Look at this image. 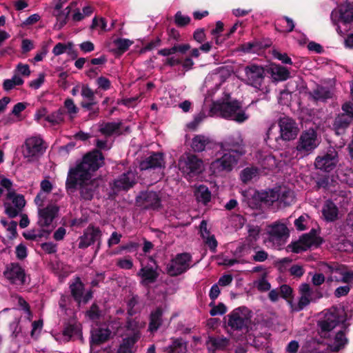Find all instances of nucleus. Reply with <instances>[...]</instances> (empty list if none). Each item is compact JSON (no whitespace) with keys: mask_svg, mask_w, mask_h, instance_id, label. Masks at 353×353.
<instances>
[{"mask_svg":"<svg viewBox=\"0 0 353 353\" xmlns=\"http://www.w3.org/2000/svg\"><path fill=\"white\" fill-rule=\"evenodd\" d=\"M279 126L280 130L279 136L274 134L273 130L276 129V125L272 124L267 132L268 139H274L276 141L280 139L284 141H290L296 137L298 128L292 119L288 117L280 118Z\"/></svg>","mask_w":353,"mask_h":353,"instance_id":"obj_9","label":"nucleus"},{"mask_svg":"<svg viewBox=\"0 0 353 353\" xmlns=\"http://www.w3.org/2000/svg\"><path fill=\"white\" fill-rule=\"evenodd\" d=\"M67 0H59L52 12L53 15L57 19L55 28L57 29H61L66 24L70 14L77 6L75 2H72L69 6L64 8L63 4Z\"/></svg>","mask_w":353,"mask_h":353,"instance_id":"obj_18","label":"nucleus"},{"mask_svg":"<svg viewBox=\"0 0 353 353\" xmlns=\"http://www.w3.org/2000/svg\"><path fill=\"white\" fill-rule=\"evenodd\" d=\"M332 21L336 25V31L339 34H343L346 28L342 30L341 25L346 26L353 21V5L346 3L339 6V10H335L331 14Z\"/></svg>","mask_w":353,"mask_h":353,"instance_id":"obj_13","label":"nucleus"},{"mask_svg":"<svg viewBox=\"0 0 353 353\" xmlns=\"http://www.w3.org/2000/svg\"><path fill=\"white\" fill-rule=\"evenodd\" d=\"M139 205L144 208L156 209L160 206V197L159 194L152 191L142 192L137 198Z\"/></svg>","mask_w":353,"mask_h":353,"instance_id":"obj_26","label":"nucleus"},{"mask_svg":"<svg viewBox=\"0 0 353 353\" xmlns=\"http://www.w3.org/2000/svg\"><path fill=\"white\" fill-rule=\"evenodd\" d=\"M190 256L188 254H179L171 260L166 266L167 273L170 276H177L189 268Z\"/></svg>","mask_w":353,"mask_h":353,"instance_id":"obj_17","label":"nucleus"},{"mask_svg":"<svg viewBox=\"0 0 353 353\" xmlns=\"http://www.w3.org/2000/svg\"><path fill=\"white\" fill-rule=\"evenodd\" d=\"M43 327V321L38 320L34 321L32 323V330H31V336L32 338H37L42 330Z\"/></svg>","mask_w":353,"mask_h":353,"instance_id":"obj_54","label":"nucleus"},{"mask_svg":"<svg viewBox=\"0 0 353 353\" xmlns=\"http://www.w3.org/2000/svg\"><path fill=\"white\" fill-rule=\"evenodd\" d=\"M353 122V119L343 113L336 117L334 127L337 134H340L350 124Z\"/></svg>","mask_w":353,"mask_h":353,"instance_id":"obj_36","label":"nucleus"},{"mask_svg":"<svg viewBox=\"0 0 353 353\" xmlns=\"http://www.w3.org/2000/svg\"><path fill=\"white\" fill-rule=\"evenodd\" d=\"M165 165L163 155L161 153H154L140 163V169L145 170L162 168Z\"/></svg>","mask_w":353,"mask_h":353,"instance_id":"obj_29","label":"nucleus"},{"mask_svg":"<svg viewBox=\"0 0 353 353\" xmlns=\"http://www.w3.org/2000/svg\"><path fill=\"white\" fill-rule=\"evenodd\" d=\"M322 241L321 238L315 234H304L296 242H294L288 246V250H290L295 253H299L307 250L313 247H318Z\"/></svg>","mask_w":353,"mask_h":353,"instance_id":"obj_16","label":"nucleus"},{"mask_svg":"<svg viewBox=\"0 0 353 353\" xmlns=\"http://www.w3.org/2000/svg\"><path fill=\"white\" fill-rule=\"evenodd\" d=\"M198 127H199V117H194L193 121L187 123L186 127H185L186 141L190 139L192 136L194 137L192 138V143L191 146L195 151L197 150V148L199 146V140L197 139V138H198L197 135L194 134V133L197 131Z\"/></svg>","mask_w":353,"mask_h":353,"instance_id":"obj_31","label":"nucleus"},{"mask_svg":"<svg viewBox=\"0 0 353 353\" xmlns=\"http://www.w3.org/2000/svg\"><path fill=\"white\" fill-rule=\"evenodd\" d=\"M290 272L294 276L301 277L304 273V270L301 265H294L290 268Z\"/></svg>","mask_w":353,"mask_h":353,"instance_id":"obj_62","label":"nucleus"},{"mask_svg":"<svg viewBox=\"0 0 353 353\" xmlns=\"http://www.w3.org/2000/svg\"><path fill=\"white\" fill-rule=\"evenodd\" d=\"M319 144L316 131L313 129L304 131L301 134L296 150L301 153H309L314 150Z\"/></svg>","mask_w":353,"mask_h":353,"instance_id":"obj_14","label":"nucleus"},{"mask_svg":"<svg viewBox=\"0 0 353 353\" xmlns=\"http://www.w3.org/2000/svg\"><path fill=\"white\" fill-rule=\"evenodd\" d=\"M16 256L19 259H23L27 256V249L23 244H19L16 248Z\"/></svg>","mask_w":353,"mask_h":353,"instance_id":"obj_63","label":"nucleus"},{"mask_svg":"<svg viewBox=\"0 0 353 353\" xmlns=\"http://www.w3.org/2000/svg\"><path fill=\"white\" fill-rule=\"evenodd\" d=\"M111 331L108 328H96L92 331L90 341V352L92 353L94 345L103 343L108 339Z\"/></svg>","mask_w":353,"mask_h":353,"instance_id":"obj_30","label":"nucleus"},{"mask_svg":"<svg viewBox=\"0 0 353 353\" xmlns=\"http://www.w3.org/2000/svg\"><path fill=\"white\" fill-rule=\"evenodd\" d=\"M163 310L161 307H157L153 310L150 316V323L148 330L150 332L157 331L162 323V315Z\"/></svg>","mask_w":353,"mask_h":353,"instance_id":"obj_34","label":"nucleus"},{"mask_svg":"<svg viewBox=\"0 0 353 353\" xmlns=\"http://www.w3.org/2000/svg\"><path fill=\"white\" fill-rule=\"evenodd\" d=\"M114 43L118 51L123 53L132 44V41L128 39H117L114 41Z\"/></svg>","mask_w":353,"mask_h":353,"instance_id":"obj_47","label":"nucleus"},{"mask_svg":"<svg viewBox=\"0 0 353 353\" xmlns=\"http://www.w3.org/2000/svg\"><path fill=\"white\" fill-rule=\"evenodd\" d=\"M352 317V311L343 308H333L325 314L319 323V334L321 338L327 339V348L316 350L314 353H336L347 343L345 330L347 321Z\"/></svg>","mask_w":353,"mask_h":353,"instance_id":"obj_1","label":"nucleus"},{"mask_svg":"<svg viewBox=\"0 0 353 353\" xmlns=\"http://www.w3.org/2000/svg\"><path fill=\"white\" fill-rule=\"evenodd\" d=\"M166 350L168 353H185L186 345L181 339H175Z\"/></svg>","mask_w":353,"mask_h":353,"instance_id":"obj_44","label":"nucleus"},{"mask_svg":"<svg viewBox=\"0 0 353 353\" xmlns=\"http://www.w3.org/2000/svg\"><path fill=\"white\" fill-rule=\"evenodd\" d=\"M6 279L12 284L22 285L26 281L25 270L18 263H10L4 271Z\"/></svg>","mask_w":353,"mask_h":353,"instance_id":"obj_19","label":"nucleus"},{"mask_svg":"<svg viewBox=\"0 0 353 353\" xmlns=\"http://www.w3.org/2000/svg\"><path fill=\"white\" fill-rule=\"evenodd\" d=\"M72 294L79 303H86L92 298V292L83 293V285L79 279L70 285Z\"/></svg>","mask_w":353,"mask_h":353,"instance_id":"obj_28","label":"nucleus"},{"mask_svg":"<svg viewBox=\"0 0 353 353\" xmlns=\"http://www.w3.org/2000/svg\"><path fill=\"white\" fill-rule=\"evenodd\" d=\"M73 45L72 43H58L53 48L52 53L55 56L61 55L65 52H68V54L72 50Z\"/></svg>","mask_w":353,"mask_h":353,"instance_id":"obj_46","label":"nucleus"},{"mask_svg":"<svg viewBox=\"0 0 353 353\" xmlns=\"http://www.w3.org/2000/svg\"><path fill=\"white\" fill-rule=\"evenodd\" d=\"M117 265L121 268L130 270L132 268L133 263L130 258H123L118 260Z\"/></svg>","mask_w":353,"mask_h":353,"instance_id":"obj_58","label":"nucleus"},{"mask_svg":"<svg viewBox=\"0 0 353 353\" xmlns=\"http://www.w3.org/2000/svg\"><path fill=\"white\" fill-rule=\"evenodd\" d=\"M45 79V75L42 73L39 74L37 79H34L30 82V86L35 90L39 88L43 83Z\"/></svg>","mask_w":353,"mask_h":353,"instance_id":"obj_57","label":"nucleus"},{"mask_svg":"<svg viewBox=\"0 0 353 353\" xmlns=\"http://www.w3.org/2000/svg\"><path fill=\"white\" fill-rule=\"evenodd\" d=\"M210 114L211 116L221 117L240 123L249 119V114L246 113L240 102L237 100L231 101L229 94H225L222 101L217 100L214 102Z\"/></svg>","mask_w":353,"mask_h":353,"instance_id":"obj_4","label":"nucleus"},{"mask_svg":"<svg viewBox=\"0 0 353 353\" xmlns=\"http://www.w3.org/2000/svg\"><path fill=\"white\" fill-rule=\"evenodd\" d=\"M200 152L206 150H211L215 146V143L208 137L200 136Z\"/></svg>","mask_w":353,"mask_h":353,"instance_id":"obj_49","label":"nucleus"},{"mask_svg":"<svg viewBox=\"0 0 353 353\" xmlns=\"http://www.w3.org/2000/svg\"><path fill=\"white\" fill-rule=\"evenodd\" d=\"M24 83L23 79L17 74H14L11 79H5L3 82V88L6 91H10L16 86L21 85Z\"/></svg>","mask_w":353,"mask_h":353,"instance_id":"obj_42","label":"nucleus"},{"mask_svg":"<svg viewBox=\"0 0 353 353\" xmlns=\"http://www.w3.org/2000/svg\"><path fill=\"white\" fill-rule=\"evenodd\" d=\"M101 231L98 228L88 227L79 238V248L83 249L97 242L98 248L100 247L101 241Z\"/></svg>","mask_w":353,"mask_h":353,"instance_id":"obj_22","label":"nucleus"},{"mask_svg":"<svg viewBox=\"0 0 353 353\" xmlns=\"http://www.w3.org/2000/svg\"><path fill=\"white\" fill-rule=\"evenodd\" d=\"M255 196L266 205H271L277 202L280 205L287 206L292 205L295 201L294 191L286 186H278L257 192Z\"/></svg>","mask_w":353,"mask_h":353,"instance_id":"obj_6","label":"nucleus"},{"mask_svg":"<svg viewBox=\"0 0 353 353\" xmlns=\"http://www.w3.org/2000/svg\"><path fill=\"white\" fill-rule=\"evenodd\" d=\"M267 236L265 243L268 247L276 250H281L289 238V230L287 226L281 223H274L267 228Z\"/></svg>","mask_w":353,"mask_h":353,"instance_id":"obj_8","label":"nucleus"},{"mask_svg":"<svg viewBox=\"0 0 353 353\" xmlns=\"http://www.w3.org/2000/svg\"><path fill=\"white\" fill-rule=\"evenodd\" d=\"M179 168L189 180L199 177V159L196 155L188 154L183 157L179 162Z\"/></svg>","mask_w":353,"mask_h":353,"instance_id":"obj_15","label":"nucleus"},{"mask_svg":"<svg viewBox=\"0 0 353 353\" xmlns=\"http://www.w3.org/2000/svg\"><path fill=\"white\" fill-rule=\"evenodd\" d=\"M273 56L274 58L280 60L282 63L285 64L292 63L291 59L288 56L286 53H281L277 50H274Z\"/></svg>","mask_w":353,"mask_h":353,"instance_id":"obj_55","label":"nucleus"},{"mask_svg":"<svg viewBox=\"0 0 353 353\" xmlns=\"http://www.w3.org/2000/svg\"><path fill=\"white\" fill-rule=\"evenodd\" d=\"M252 312L246 307H239L233 310L225 317L228 326L232 330L248 331L252 324Z\"/></svg>","mask_w":353,"mask_h":353,"instance_id":"obj_10","label":"nucleus"},{"mask_svg":"<svg viewBox=\"0 0 353 353\" xmlns=\"http://www.w3.org/2000/svg\"><path fill=\"white\" fill-rule=\"evenodd\" d=\"M63 107L65 110V112L68 114L70 119H73L79 110L73 99L70 98H68L65 100Z\"/></svg>","mask_w":353,"mask_h":353,"instance_id":"obj_45","label":"nucleus"},{"mask_svg":"<svg viewBox=\"0 0 353 353\" xmlns=\"http://www.w3.org/2000/svg\"><path fill=\"white\" fill-rule=\"evenodd\" d=\"M121 234L117 233V232H112L108 241V247L111 248L112 246L118 244L121 241Z\"/></svg>","mask_w":353,"mask_h":353,"instance_id":"obj_60","label":"nucleus"},{"mask_svg":"<svg viewBox=\"0 0 353 353\" xmlns=\"http://www.w3.org/2000/svg\"><path fill=\"white\" fill-rule=\"evenodd\" d=\"M323 214L327 221H333L337 218L338 208L331 201H326L322 209Z\"/></svg>","mask_w":353,"mask_h":353,"instance_id":"obj_37","label":"nucleus"},{"mask_svg":"<svg viewBox=\"0 0 353 353\" xmlns=\"http://www.w3.org/2000/svg\"><path fill=\"white\" fill-rule=\"evenodd\" d=\"M259 175V170L255 167H248L243 169L240 174L241 181L246 183Z\"/></svg>","mask_w":353,"mask_h":353,"instance_id":"obj_39","label":"nucleus"},{"mask_svg":"<svg viewBox=\"0 0 353 353\" xmlns=\"http://www.w3.org/2000/svg\"><path fill=\"white\" fill-rule=\"evenodd\" d=\"M138 275L141 278V283L144 285H148L154 283L158 276L156 269L153 266L143 267L139 272Z\"/></svg>","mask_w":353,"mask_h":353,"instance_id":"obj_32","label":"nucleus"},{"mask_svg":"<svg viewBox=\"0 0 353 353\" xmlns=\"http://www.w3.org/2000/svg\"><path fill=\"white\" fill-rule=\"evenodd\" d=\"M47 146L40 136H32L26 139L23 145L22 153L28 161H34L41 156Z\"/></svg>","mask_w":353,"mask_h":353,"instance_id":"obj_12","label":"nucleus"},{"mask_svg":"<svg viewBox=\"0 0 353 353\" xmlns=\"http://www.w3.org/2000/svg\"><path fill=\"white\" fill-rule=\"evenodd\" d=\"M242 139L238 137L236 141H232L230 138L222 143L224 152L222 156L210 164V169L214 175H222L223 173L231 172L237 165L239 157L245 154L243 148L234 149L232 147L241 145Z\"/></svg>","mask_w":353,"mask_h":353,"instance_id":"obj_3","label":"nucleus"},{"mask_svg":"<svg viewBox=\"0 0 353 353\" xmlns=\"http://www.w3.org/2000/svg\"><path fill=\"white\" fill-rule=\"evenodd\" d=\"M97 83L99 88L107 90L110 88V81L104 77H100L97 79Z\"/></svg>","mask_w":353,"mask_h":353,"instance_id":"obj_59","label":"nucleus"},{"mask_svg":"<svg viewBox=\"0 0 353 353\" xmlns=\"http://www.w3.org/2000/svg\"><path fill=\"white\" fill-rule=\"evenodd\" d=\"M145 326V322L139 317L129 320L126 325V333L120 343L117 353H135L136 343L141 338V330Z\"/></svg>","mask_w":353,"mask_h":353,"instance_id":"obj_5","label":"nucleus"},{"mask_svg":"<svg viewBox=\"0 0 353 353\" xmlns=\"http://www.w3.org/2000/svg\"><path fill=\"white\" fill-rule=\"evenodd\" d=\"M333 96L332 88L329 86L316 85V87L309 92V97L314 101L324 102L331 99Z\"/></svg>","mask_w":353,"mask_h":353,"instance_id":"obj_27","label":"nucleus"},{"mask_svg":"<svg viewBox=\"0 0 353 353\" xmlns=\"http://www.w3.org/2000/svg\"><path fill=\"white\" fill-rule=\"evenodd\" d=\"M81 94L85 100L95 97L94 92L87 84H81Z\"/></svg>","mask_w":353,"mask_h":353,"instance_id":"obj_53","label":"nucleus"},{"mask_svg":"<svg viewBox=\"0 0 353 353\" xmlns=\"http://www.w3.org/2000/svg\"><path fill=\"white\" fill-rule=\"evenodd\" d=\"M200 236L201 237L202 244L205 249L209 250L212 253H216L218 241L215 235L208 228L205 221H202L200 223Z\"/></svg>","mask_w":353,"mask_h":353,"instance_id":"obj_23","label":"nucleus"},{"mask_svg":"<svg viewBox=\"0 0 353 353\" xmlns=\"http://www.w3.org/2000/svg\"><path fill=\"white\" fill-rule=\"evenodd\" d=\"M352 101L345 103L342 106L343 113L353 119V86L351 85Z\"/></svg>","mask_w":353,"mask_h":353,"instance_id":"obj_52","label":"nucleus"},{"mask_svg":"<svg viewBox=\"0 0 353 353\" xmlns=\"http://www.w3.org/2000/svg\"><path fill=\"white\" fill-rule=\"evenodd\" d=\"M233 280L232 275L230 274H224L221 276L218 281V285L225 287L229 285Z\"/></svg>","mask_w":353,"mask_h":353,"instance_id":"obj_64","label":"nucleus"},{"mask_svg":"<svg viewBox=\"0 0 353 353\" xmlns=\"http://www.w3.org/2000/svg\"><path fill=\"white\" fill-rule=\"evenodd\" d=\"M200 201L204 204H207L211 199V192L208 188L203 185H200Z\"/></svg>","mask_w":353,"mask_h":353,"instance_id":"obj_51","label":"nucleus"},{"mask_svg":"<svg viewBox=\"0 0 353 353\" xmlns=\"http://www.w3.org/2000/svg\"><path fill=\"white\" fill-rule=\"evenodd\" d=\"M320 270L326 274H330L327 278V281L341 282V268L338 265H330L323 263L321 265Z\"/></svg>","mask_w":353,"mask_h":353,"instance_id":"obj_33","label":"nucleus"},{"mask_svg":"<svg viewBox=\"0 0 353 353\" xmlns=\"http://www.w3.org/2000/svg\"><path fill=\"white\" fill-rule=\"evenodd\" d=\"M50 201H52L51 193L41 190L34 199V203L38 208V223L41 227L50 226L58 212V207L53 203H50L46 208H42L44 203Z\"/></svg>","mask_w":353,"mask_h":353,"instance_id":"obj_7","label":"nucleus"},{"mask_svg":"<svg viewBox=\"0 0 353 353\" xmlns=\"http://www.w3.org/2000/svg\"><path fill=\"white\" fill-rule=\"evenodd\" d=\"M103 164V157L98 150L86 154L76 168H71L66 181L68 188L79 186L81 196L85 200H91L94 196L98 181L92 179V172Z\"/></svg>","mask_w":353,"mask_h":353,"instance_id":"obj_2","label":"nucleus"},{"mask_svg":"<svg viewBox=\"0 0 353 353\" xmlns=\"http://www.w3.org/2000/svg\"><path fill=\"white\" fill-rule=\"evenodd\" d=\"M64 110L59 109L57 111L52 112L46 117V121L51 125H57L61 123L64 120Z\"/></svg>","mask_w":353,"mask_h":353,"instance_id":"obj_43","label":"nucleus"},{"mask_svg":"<svg viewBox=\"0 0 353 353\" xmlns=\"http://www.w3.org/2000/svg\"><path fill=\"white\" fill-rule=\"evenodd\" d=\"M244 81L246 84L252 86L257 90L268 93L269 90L267 87H263V82L265 79V72L264 68L256 64L247 65L245 69Z\"/></svg>","mask_w":353,"mask_h":353,"instance_id":"obj_11","label":"nucleus"},{"mask_svg":"<svg viewBox=\"0 0 353 353\" xmlns=\"http://www.w3.org/2000/svg\"><path fill=\"white\" fill-rule=\"evenodd\" d=\"M301 296L297 305L290 303L291 309L293 311L299 312L302 310L304 307L308 305L310 302L314 301V291L310 286L307 283H303L299 288Z\"/></svg>","mask_w":353,"mask_h":353,"instance_id":"obj_24","label":"nucleus"},{"mask_svg":"<svg viewBox=\"0 0 353 353\" xmlns=\"http://www.w3.org/2000/svg\"><path fill=\"white\" fill-rule=\"evenodd\" d=\"M256 158L263 169H271L276 165L274 157L268 152H259Z\"/></svg>","mask_w":353,"mask_h":353,"instance_id":"obj_38","label":"nucleus"},{"mask_svg":"<svg viewBox=\"0 0 353 353\" xmlns=\"http://www.w3.org/2000/svg\"><path fill=\"white\" fill-rule=\"evenodd\" d=\"M226 311H227L226 306L223 303H220L218 304V305L212 307L211 309L210 313L212 316H216V315L223 314L226 312Z\"/></svg>","mask_w":353,"mask_h":353,"instance_id":"obj_56","label":"nucleus"},{"mask_svg":"<svg viewBox=\"0 0 353 353\" xmlns=\"http://www.w3.org/2000/svg\"><path fill=\"white\" fill-rule=\"evenodd\" d=\"M120 124L119 122L103 123L100 125V131L102 134L108 136L117 134L119 131Z\"/></svg>","mask_w":353,"mask_h":353,"instance_id":"obj_40","label":"nucleus"},{"mask_svg":"<svg viewBox=\"0 0 353 353\" xmlns=\"http://www.w3.org/2000/svg\"><path fill=\"white\" fill-rule=\"evenodd\" d=\"M8 198L11 202H6L4 204L5 212L10 217L17 216L26 205V200L23 195L14 192H9Z\"/></svg>","mask_w":353,"mask_h":353,"instance_id":"obj_20","label":"nucleus"},{"mask_svg":"<svg viewBox=\"0 0 353 353\" xmlns=\"http://www.w3.org/2000/svg\"><path fill=\"white\" fill-rule=\"evenodd\" d=\"M174 21L178 26L182 27L188 25L190 22V18L179 11L175 14Z\"/></svg>","mask_w":353,"mask_h":353,"instance_id":"obj_50","label":"nucleus"},{"mask_svg":"<svg viewBox=\"0 0 353 353\" xmlns=\"http://www.w3.org/2000/svg\"><path fill=\"white\" fill-rule=\"evenodd\" d=\"M272 78L276 81L286 80L290 75L289 71L281 65H275L271 68Z\"/></svg>","mask_w":353,"mask_h":353,"instance_id":"obj_41","label":"nucleus"},{"mask_svg":"<svg viewBox=\"0 0 353 353\" xmlns=\"http://www.w3.org/2000/svg\"><path fill=\"white\" fill-rule=\"evenodd\" d=\"M230 340L224 336L209 337L207 341L208 348L210 351L223 350L229 345Z\"/></svg>","mask_w":353,"mask_h":353,"instance_id":"obj_35","label":"nucleus"},{"mask_svg":"<svg viewBox=\"0 0 353 353\" xmlns=\"http://www.w3.org/2000/svg\"><path fill=\"white\" fill-rule=\"evenodd\" d=\"M137 180V174L134 171L129 170L121 174L113 183L112 190L114 192L127 190L131 188Z\"/></svg>","mask_w":353,"mask_h":353,"instance_id":"obj_25","label":"nucleus"},{"mask_svg":"<svg viewBox=\"0 0 353 353\" xmlns=\"http://www.w3.org/2000/svg\"><path fill=\"white\" fill-rule=\"evenodd\" d=\"M307 216H301L294 221V225L297 230H304L306 227L305 223L307 221Z\"/></svg>","mask_w":353,"mask_h":353,"instance_id":"obj_61","label":"nucleus"},{"mask_svg":"<svg viewBox=\"0 0 353 353\" xmlns=\"http://www.w3.org/2000/svg\"><path fill=\"white\" fill-rule=\"evenodd\" d=\"M337 163V152L331 149L327 153L318 156L315 160V167L325 172L332 170Z\"/></svg>","mask_w":353,"mask_h":353,"instance_id":"obj_21","label":"nucleus"},{"mask_svg":"<svg viewBox=\"0 0 353 353\" xmlns=\"http://www.w3.org/2000/svg\"><path fill=\"white\" fill-rule=\"evenodd\" d=\"M30 73L31 71L29 65L22 63H19L14 71V74H17L18 75H22L24 77H29Z\"/></svg>","mask_w":353,"mask_h":353,"instance_id":"obj_48","label":"nucleus"}]
</instances>
